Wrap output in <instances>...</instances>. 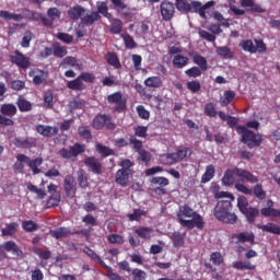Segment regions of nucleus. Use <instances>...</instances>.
<instances>
[{
	"instance_id": "nucleus-26",
	"label": "nucleus",
	"mask_w": 280,
	"mask_h": 280,
	"mask_svg": "<svg viewBox=\"0 0 280 280\" xmlns=\"http://www.w3.org/2000/svg\"><path fill=\"white\" fill-rule=\"evenodd\" d=\"M192 62L197 65L198 69L201 71H208L209 69V62L207 61V58L202 57L201 55L194 54Z\"/></svg>"
},
{
	"instance_id": "nucleus-59",
	"label": "nucleus",
	"mask_w": 280,
	"mask_h": 280,
	"mask_svg": "<svg viewBox=\"0 0 280 280\" xmlns=\"http://www.w3.org/2000/svg\"><path fill=\"white\" fill-rule=\"evenodd\" d=\"M210 261L213 264V266H221L222 261H224V258L220 252H213L210 255Z\"/></svg>"
},
{
	"instance_id": "nucleus-8",
	"label": "nucleus",
	"mask_w": 280,
	"mask_h": 280,
	"mask_svg": "<svg viewBox=\"0 0 280 280\" xmlns=\"http://www.w3.org/2000/svg\"><path fill=\"white\" fill-rule=\"evenodd\" d=\"M194 154V151L189 147L177 150V152L168 153L165 155L168 165H174V163H180L184 159H189Z\"/></svg>"
},
{
	"instance_id": "nucleus-21",
	"label": "nucleus",
	"mask_w": 280,
	"mask_h": 280,
	"mask_svg": "<svg viewBox=\"0 0 280 280\" xmlns=\"http://www.w3.org/2000/svg\"><path fill=\"white\" fill-rule=\"evenodd\" d=\"M0 113L4 117H14V115L19 113V109H16V105L12 103H8V104H2L0 106Z\"/></svg>"
},
{
	"instance_id": "nucleus-50",
	"label": "nucleus",
	"mask_w": 280,
	"mask_h": 280,
	"mask_svg": "<svg viewBox=\"0 0 280 280\" xmlns=\"http://www.w3.org/2000/svg\"><path fill=\"white\" fill-rule=\"evenodd\" d=\"M241 47L244 51H248L249 54H257V47L250 39L243 40Z\"/></svg>"
},
{
	"instance_id": "nucleus-43",
	"label": "nucleus",
	"mask_w": 280,
	"mask_h": 280,
	"mask_svg": "<svg viewBox=\"0 0 280 280\" xmlns=\"http://www.w3.org/2000/svg\"><path fill=\"white\" fill-rule=\"evenodd\" d=\"M252 194H254L257 200H266V190H264V186L261 184H257L253 187Z\"/></svg>"
},
{
	"instance_id": "nucleus-18",
	"label": "nucleus",
	"mask_w": 280,
	"mask_h": 280,
	"mask_svg": "<svg viewBox=\"0 0 280 280\" xmlns=\"http://www.w3.org/2000/svg\"><path fill=\"white\" fill-rule=\"evenodd\" d=\"M234 240H237L241 244H255V234L253 232H242L233 235Z\"/></svg>"
},
{
	"instance_id": "nucleus-16",
	"label": "nucleus",
	"mask_w": 280,
	"mask_h": 280,
	"mask_svg": "<svg viewBox=\"0 0 280 280\" xmlns=\"http://www.w3.org/2000/svg\"><path fill=\"white\" fill-rule=\"evenodd\" d=\"M3 253H11L15 257H23V249L14 241H7L0 245Z\"/></svg>"
},
{
	"instance_id": "nucleus-33",
	"label": "nucleus",
	"mask_w": 280,
	"mask_h": 280,
	"mask_svg": "<svg viewBox=\"0 0 280 280\" xmlns=\"http://www.w3.org/2000/svg\"><path fill=\"white\" fill-rule=\"evenodd\" d=\"M78 185L81 189H86L89 187V174L84 170H80L77 173Z\"/></svg>"
},
{
	"instance_id": "nucleus-41",
	"label": "nucleus",
	"mask_w": 280,
	"mask_h": 280,
	"mask_svg": "<svg viewBox=\"0 0 280 280\" xmlns=\"http://www.w3.org/2000/svg\"><path fill=\"white\" fill-rule=\"evenodd\" d=\"M213 176H215V166L213 164H210L206 167L205 174L201 176V183H209Z\"/></svg>"
},
{
	"instance_id": "nucleus-22",
	"label": "nucleus",
	"mask_w": 280,
	"mask_h": 280,
	"mask_svg": "<svg viewBox=\"0 0 280 280\" xmlns=\"http://www.w3.org/2000/svg\"><path fill=\"white\" fill-rule=\"evenodd\" d=\"M245 215L248 224H255V220L259 218V209L255 207H249L247 210L242 212Z\"/></svg>"
},
{
	"instance_id": "nucleus-52",
	"label": "nucleus",
	"mask_w": 280,
	"mask_h": 280,
	"mask_svg": "<svg viewBox=\"0 0 280 280\" xmlns=\"http://www.w3.org/2000/svg\"><path fill=\"white\" fill-rule=\"evenodd\" d=\"M186 86H187L188 91H190V93H198L200 91V89H202V85L200 84V81H198V80L188 81Z\"/></svg>"
},
{
	"instance_id": "nucleus-3",
	"label": "nucleus",
	"mask_w": 280,
	"mask_h": 280,
	"mask_svg": "<svg viewBox=\"0 0 280 280\" xmlns=\"http://www.w3.org/2000/svg\"><path fill=\"white\" fill-rule=\"evenodd\" d=\"M175 5L182 14H199L201 19H207V10L213 8L215 2L208 1L206 4H202L200 1H191V3H189L187 0H179L175 2Z\"/></svg>"
},
{
	"instance_id": "nucleus-57",
	"label": "nucleus",
	"mask_w": 280,
	"mask_h": 280,
	"mask_svg": "<svg viewBox=\"0 0 280 280\" xmlns=\"http://www.w3.org/2000/svg\"><path fill=\"white\" fill-rule=\"evenodd\" d=\"M237 208L243 213V211H246L250 207H248V199L245 196H240L237 198Z\"/></svg>"
},
{
	"instance_id": "nucleus-20",
	"label": "nucleus",
	"mask_w": 280,
	"mask_h": 280,
	"mask_svg": "<svg viewBox=\"0 0 280 280\" xmlns=\"http://www.w3.org/2000/svg\"><path fill=\"white\" fill-rule=\"evenodd\" d=\"M27 161H30V156L22 153L18 154L16 162L13 164V170H15V172H19L20 174H23L25 170V165L23 163L27 164Z\"/></svg>"
},
{
	"instance_id": "nucleus-19",
	"label": "nucleus",
	"mask_w": 280,
	"mask_h": 280,
	"mask_svg": "<svg viewBox=\"0 0 280 280\" xmlns=\"http://www.w3.org/2000/svg\"><path fill=\"white\" fill-rule=\"evenodd\" d=\"M217 56H220V58H223V60H233L235 52L231 50L228 46H219L215 49Z\"/></svg>"
},
{
	"instance_id": "nucleus-48",
	"label": "nucleus",
	"mask_w": 280,
	"mask_h": 280,
	"mask_svg": "<svg viewBox=\"0 0 280 280\" xmlns=\"http://www.w3.org/2000/svg\"><path fill=\"white\" fill-rule=\"evenodd\" d=\"M203 113L207 117H218V109H215V104L214 103H207L205 105Z\"/></svg>"
},
{
	"instance_id": "nucleus-63",
	"label": "nucleus",
	"mask_w": 280,
	"mask_h": 280,
	"mask_svg": "<svg viewBox=\"0 0 280 280\" xmlns=\"http://www.w3.org/2000/svg\"><path fill=\"white\" fill-rule=\"evenodd\" d=\"M79 78L81 81L86 82L88 84H93V82H95V74L91 72H81Z\"/></svg>"
},
{
	"instance_id": "nucleus-10",
	"label": "nucleus",
	"mask_w": 280,
	"mask_h": 280,
	"mask_svg": "<svg viewBox=\"0 0 280 280\" xmlns=\"http://www.w3.org/2000/svg\"><path fill=\"white\" fill-rule=\"evenodd\" d=\"M104 126L105 128H107V130H115V128H117V126L113 121H110V116L106 114L95 116L92 121V127L94 128V130H102Z\"/></svg>"
},
{
	"instance_id": "nucleus-35",
	"label": "nucleus",
	"mask_w": 280,
	"mask_h": 280,
	"mask_svg": "<svg viewBox=\"0 0 280 280\" xmlns=\"http://www.w3.org/2000/svg\"><path fill=\"white\" fill-rule=\"evenodd\" d=\"M26 165L32 170L33 174L36 175L40 172V167L43 165V158H36L34 160H31L28 158V161H26Z\"/></svg>"
},
{
	"instance_id": "nucleus-55",
	"label": "nucleus",
	"mask_w": 280,
	"mask_h": 280,
	"mask_svg": "<svg viewBox=\"0 0 280 280\" xmlns=\"http://www.w3.org/2000/svg\"><path fill=\"white\" fill-rule=\"evenodd\" d=\"M78 132L82 139H93V133H91V129H89V126L79 127Z\"/></svg>"
},
{
	"instance_id": "nucleus-61",
	"label": "nucleus",
	"mask_w": 280,
	"mask_h": 280,
	"mask_svg": "<svg viewBox=\"0 0 280 280\" xmlns=\"http://www.w3.org/2000/svg\"><path fill=\"white\" fill-rule=\"evenodd\" d=\"M24 19H28V21H39L40 20V13H36L34 11H31L28 9H24Z\"/></svg>"
},
{
	"instance_id": "nucleus-40",
	"label": "nucleus",
	"mask_w": 280,
	"mask_h": 280,
	"mask_svg": "<svg viewBox=\"0 0 280 280\" xmlns=\"http://www.w3.org/2000/svg\"><path fill=\"white\" fill-rule=\"evenodd\" d=\"M101 19L102 16L98 12H93L92 14H86L85 16H83L81 19V23H83V25H93L95 21H100Z\"/></svg>"
},
{
	"instance_id": "nucleus-45",
	"label": "nucleus",
	"mask_w": 280,
	"mask_h": 280,
	"mask_svg": "<svg viewBox=\"0 0 280 280\" xmlns=\"http://www.w3.org/2000/svg\"><path fill=\"white\" fill-rule=\"evenodd\" d=\"M61 69H68V67H80V63L75 59V57L68 56L62 59L60 62Z\"/></svg>"
},
{
	"instance_id": "nucleus-47",
	"label": "nucleus",
	"mask_w": 280,
	"mask_h": 280,
	"mask_svg": "<svg viewBox=\"0 0 280 280\" xmlns=\"http://www.w3.org/2000/svg\"><path fill=\"white\" fill-rule=\"evenodd\" d=\"M122 30H124V22H121V20L119 19H114L109 27L110 34H121Z\"/></svg>"
},
{
	"instance_id": "nucleus-34",
	"label": "nucleus",
	"mask_w": 280,
	"mask_h": 280,
	"mask_svg": "<svg viewBox=\"0 0 280 280\" xmlns=\"http://www.w3.org/2000/svg\"><path fill=\"white\" fill-rule=\"evenodd\" d=\"M16 106L20 113H30V110H32V103L23 96H19L16 101Z\"/></svg>"
},
{
	"instance_id": "nucleus-60",
	"label": "nucleus",
	"mask_w": 280,
	"mask_h": 280,
	"mask_svg": "<svg viewBox=\"0 0 280 280\" xmlns=\"http://www.w3.org/2000/svg\"><path fill=\"white\" fill-rule=\"evenodd\" d=\"M136 110H137L138 117H140V119H144V120L150 119V112L148 109H145V107L143 105H138L136 107Z\"/></svg>"
},
{
	"instance_id": "nucleus-14",
	"label": "nucleus",
	"mask_w": 280,
	"mask_h": 280,
	"mask_svg": "<svg viewBox=\"0 0 280 280\" xmlns=\"http://www.w3.org/2000/svg\"><path fill=\"white\" fill-rule=\"evenodd\" d=\"M13 144L15 145V148H21L22 150H31V148H36V138H33V137L14 138Z\"/></svg>"
},
{
	"instance_id": "nucleus-1",
	"label": "nucleus",
	"mask_w": 280,
	"mask_h": 280,
	"mask_svg": "<svg viewBox=\"0 0 280 280\" xmlns=\"http://www.w3.org/2000/svg\"><path fill=\"white\" fill-rule=\"evenodd\" d=\"M177 220L180 226H184V229H187L188 231H191V229H205V220L202 219V215L194 211L188 205L179 208Z\"/></svg>"
},
{
	"instance_id": "nucleus-44",
	"label": "nucleus",
	"mask_w": 280,
	"mask_h": 280,
	"mask_svg": "<svg viewBox=\"0 0 280 280\" xmlns=\"http://www.w3.org/2000/svg\"><path fill=\"white\" fill-rule=\"evenodd\" d=\"M236 270H255L256 266L252 265L248 260H241L233 264Z\"/></svg>"
},
{
	"instance_id": "nucleus-38",
	"label": "nucleus",
	"mask_w": 280,
	"mask_h": 280,
	"mask_svg": "<svg viewBox=\"0 0 280 280\" xmlns=\"http://www.w3.org/2000/svg\"><path fill=\"white\" fill-rule=\"evenodd\" d=\"M0 19L4 21H23L24 16L19 13H11L9 11H0Z\"/></svg>"
},
{
	"instance_id": "nucleus-7",
	"label": "nucleus",
	"mask_w": 280,
	"mask_h": 280,
	"mask_svg": "<svg viewBox=\"0 0 280 280\" xmlns=\"http://www.w3.org/2000/svg\"><path fill=\"white\" fill-rule=\"evenodd\" d=\"M107 102L110 106H114L116 113H124L127 108L128 100L121 92H114L107 96Z\"/></svg>"
},
{
	"instance_id": "nucleus-2",
	"label": "nucleus",
	"mask_w": 280,
	"mask_h": 280,
	"mask_svg": "<svg viewBox=\"0 0 280 280\" xmlns=\"http://www.w3.org/2000/svg\"><path fill=\"white\" fill-rule=\"evenodd\" d=\"M235 176L240 178L242 183H250L252 185L255 183H259V177L253 174L250 171H246L244 168L234 167L228 168L222 177V185L225 187H231V185L235 184Z\"/></svg>"
},
{
	"instance_id": "nucleus-15",
	"label": "nucleus",
	"mask_w": 280,
	"mask_h": 280,
	"mask_svg": "<svg viewBox=\"0 0 280 280\" xmlns=\"http://www.w3.org/2000/svg\"><path fill=\"white\" fill-rule=\"evenodd\" d=\"M84 165L89 167L90 172L96 174L97 176L102 175V162L95 156H89L84 159Z\"/></svg>"
},
{
	"instance_id": "nucleus-30",
	"label": "nucleus",
	"mask_w": 280,
	"mask_h": 280,
	"mask_svg": "<svg viewBox=\"0 0 280 280\" xmlns=\"http://www.w3.org/2000/svg\"><path fill=\"white\" fill-rule=\"evenodd\" d=\"M189 65V57H185L183 55H175L173 58V67L175 69H184Z\"/></svg>"
},
{
	"instance_id": "nucleus-23",
	"label": "nucleus",
	"mask_w": 280,
	"mask_h": 280,
	"mask_svg": "<svg viewBox=\"0 0 280 280\" xmlns=\"http://www.w3.org/2000/svg\"><path fill=\"white\" fill-rule=\"evenodd\" d=\"M30 78H33V82L38 86L45 82V71L35 68L30 71L28 73Z\"/></svg>"
},
{
	"instance_id": "nucleus-62",
	"label": "nucleus",
	"mask_w": 280,
	"mask_h": 280,
	"mask_svg": "<svg viewBox=\"0 0 280 280\" xmlns=\"http://www.w3.org/2000/svg\"><path fill=\"white\" fill-rule=\"evenodd\" d=\"M135 137H139L141 139H145L148 137V127L145 126H137L133 128Z\"/></svg>"
},
{
	"instance_id": "nucleus-32",
	"label": "nucleus",
	"mask_w": 280,
	"mask_h": 280,
	"mask_svg": "<svg viewBox=\"0 0 280 280\" xmlns=\"http://www.w3.org/2000/svg\"><path fill=\"white\" fill-rule=\"evenodd\" d=\"M105 58L107 65L114 67V69H121V62L119 61V57H117V52H107Z\"/></svg>"
},
{
	"instance_id": "nucleus-42",
	"label": "nucleus",
	"mask_w": 280,
	"mask_h": 280,
	"mask_svg": "<svg viewBox=\"0 0 280 280\" xmlns=\"http://www.w3.org/2000/svg\"><path fill=\"white\" fill-rule=\"evenodd\" d=\"M171 240L175 248H180L185 244V236L180 232H173Z\"/></svg>"
},
{
	"instance_id": "nucleus-13",
	"label": "nucleus",
	"mask_w": 280,
	"mask_h": 280,
	"mask_svg": "<svg viewBox=\"0 0 280 280\" xmlns=\"http://www.w3.org/2000/svg\"><path fill=\"white\" fill-rule=\"evenodd\" d=\"M160 13L163 19V21H170L171 19H174V14L176 13V7L174 3L170 1H163L160 4Z\"/></svg>"
},
{
	"instance_id": "nucleus-4",
	"label": "nucleus",
	"mask_w": 280,
	"mask_h": 280,
	"mask_svg": "<svg viewBox=\"0 0 280 280\" xmlns=\"http://www.w3.org/2000/svg\"><path fill=\"white\" fill-rule=\"evenodd\" d=\"M233 211V201L220 200L214 208V218L223 224H237V214Z\"/></svg>"
},
{
	"instance_id": "nucleus-56",
	"label": "nucleus",
	"mask_w": 280,
	"mask_h": 280,
	"mask_svg": "<svg viewBox=\"0 0 280 280\" xmlns=\"http://www.w3.org/2000/svg\"><path fill=\"white\" fill-rule=\"evenodd\" d=\"M202 71H203V70H200V68L194 66V67L187 69V70L185 71V73H186V75H187L188 78H200V75H202Z\"/></svg>"
},
{
	"instance_id": "nucleus-31",
	"label": "nucleus",
	"mask_w": 280,
	"mask_h": 280,
	"mask_svg": "<svg viewBox=\"0 0 280 280\" xmlns=\"http://www.w3.org/2000/svg\"><path fill=\"white\" fill-rule=\"evenodd\" d=\"M144 85H147L148 89H161V86H163V80L161 77H149L144 80Z\"/></svg>"
},
{
	"instance_id": "nucleus-11",
	"label": "nucleus",
	"mask_w": 280,
	"mask_h": 280,
	"mask_svg": "<svg viewBox=\"0 0 280 280\" xmlns=\"http://www.w3.org/2000/svg\"><path fill=\"white\" fill-rule=\"evenodd\" d=\"M63 191H65L67 198H70V199L75 198V194H78V182H75V177H73V175L65 176Z\"/></svg>"
},
{
	"instance_id": "nucleus-64",
	"label": "nucleus",
	"mask_w": 280,
	"mask_h": 280,
	"mask_svg": "<svg viewBox=\"0 0 280 280\" xmlns=\"http://www.w3.org/2000/svg\"><path fill=\"white\" fill-rule=\"evenodd\" d=\"M57 38L66 45H71V43H73V35H69L68 33H58Z\"/></svg>"
},
{
	"instance_id": "nucleus-24",
	"label": "nucleus",
	"mask_w": 280,
	"mask_h": 280,
	"mask_svg": "<svg viewBox=\"0 0 280 280\" xmlns=\"http://www.w3.org/2000/svg\"><path fill=\"white\" fill-rule=\"evenodd\" d=\"M67 89H70V91H84L86 89V85L80 79V77H77L74 80L68 81L66 84Z\"/></svg>"
},
{
	"instance_id": "nucleus-58",
	"label": "nucleus",
	"mask_w": 280,
	"mask_h": 280,
	"mask_svg": "<svg viewBox=\"0 0 280 280\" xmlns=\"http://www.w3.org/2000/svg\"><path fill=\"white\" fill-rule=\"evenodd\" d=\"M60 205V194H52L47 200V207L54 208Z\"/></svg>"
},
{
	"instance_id": "nucleus-37",
	"label": "nucleus",
	"mask_w": 280,
	"mask_h": 280,
	"mask_svg": "<svg viewBox=\"0 0 280 280\" xmlns=\"http://www.w3.org/2000/svg\"><path fill=\"white\" fill-rule=\"evenodd\" d=\"M257 229H260L265 233H272L273 235L280 234V226L275 223H267L266 225L258 224Z\"/></svg>"
},
{
	"instance_id": "nucleus-54",
	"label": "nucleus",
	"mask_w": 280,
	"mask_h": 280,
	"mask_svg": "<svg viewBox=\"0 0 280 280\" xmlns=\"http://www.w3.org/2000/svg\"><path fill=\"white\" fill-rule=\"evenodd\" d=\"M48 19H51V21H59L60 16H62V12L58 10V8H50L47 11Z\"/></svg>"
},
{
	"instance_id": "nucleus-36",
	"label": "nucleus",
	"mask_w": 280,
	"mask_h": 280,
	"mask_svg": "<svg viewBox=\"0 0 280 280\" xmlns=\"http://www.w3.org/2000/svg\"><path fill=\"white\" fill-rule=\"evenodd\" d=\"M67 54V46H62L58 42L52 44V56H55L56 58H65Z\"/></svg>"
},
{
	"instance_id": "nucleus-29",
	"label": "nucleus",
	"mask_w": 280,
	"mask_h": 280,
	"mask_svg": "<svg viewBox=\"0 0 280 280\" xmlns=\"http://www.w3.org/2000/svg\"><path fill=\"white\" fill-rule=\"evenodd\" d=\"M18 231H19L18 222H11L7 224L4 229H1V233L3 237H12V235H15Z\"/></svg>"
},
{
	"instance_id": "nucleus-12",
	"label": "nucleus",
	"mask_w": 280,
	"mask_h": 280,
	"mask_svg": "<svg viewBox=\"0 0 280 280\" xmlns=\"http://www.w3.org/2000/svg\"><path fill=\"white\" fill-rule=\"evenodd\" d=\"M9 58L12 65H16L19 69H30V65H32L30 57L23 55L21 50H14L13 55H10Z\"/></svg>"
},
{
	"instance_id": "nucleus-51",
	"label": "nucleus",
	"mask_w": 280,
	"mask_h": 280,
	"mask_svg": "<svg viewBox=\"0 0 280 280\" xmlns=\"http://www.w3.org/2000/svg\"><path fill=\"white\" fill-rule=\"evenodd\" d=\"M27 189H28V191L36 194L38 200H44L45 196H47V192H45V190L36 187V185H34V184H28Z\"/></svg>"
},
{
	"instance_id": "nucleus-27",
	"label": "nucleus",
	"mask_w": 280,
	"mask_h": 280,
	"mask_svg": "<svg viewBox=\"0 0 280 280\" xmlns=\"http://www.w3.org/2000/svg\"><path fill=\"white\" fill-rule=\"evenodd\" d=\"M84 8L82 5L77 4L68 10V16L72 21H78L82 16V14H84Z\"/></svg>"
},
{
	"instance_id": "nucleus-6",
	"label": "nucleus",
	"mask_w": 280,
	"mask_h": 280,
	"mask_svg": "<svg viewBox=\"0 0 280 280\" xmlns=\"http://www.w3.org/2000/svg\"><path fill=\"white\" fill-rule=\"evenodd\" d=\"M120 170H118L115 174V182L120 187H128V183H130V176L135 174L132 167H135V162L125 159L120 162Z\"/></svg>"
},
{
	"instance_id": "nucleus-9",
	"label": "nucleus",
	"mask_w": 280,
	"mask_h": 280,
	"mask_svg": "<svg viewBox=\"0 0 280 280\" xmlns=\"http://www.w3.org/2000/svg\"><path fill=\"white\" fill-rule=\"evenodd\" d=\"M84 152H86V145L77 142L69 149H60L58 154L61 156V159H75L80 156V154H84Z\"/></svg>"
},
{
	"instance_id": "nucleus-17",
	"label": "nucleus",
	"mask_w": 280,
	"mask_h": 280,
	"mask_svg": "<svg viewBox=\"0 0 280 280\" xmlns=\"http://www.w3.org/2000/svg\"><path fill=\"white\" fill-rule=\"evenodd\" d=\"M36 132L42 135V137H46L47 139H51V137H56L58 135L59 129L58 127H51L46 125H37Z\"/></svg>"
},
{
	"instance_id": "nucleus-28",
	"label": "nucleus",
	"mask_w": 280,
	"mask_h": 280,
	"mask_svg": "<svg viewBox=\"0 0 280 280\" xmlns=\"http://www.w3.org/2000/svg\"><path fill=\"white\" fill-rule=\"evenodd\" d=\"M51 237L55 240H62V237H69L71 235V229L69 228H58L50 231Z\"/></svg>"
},
{
	"instance_id": "nucleus-5",
	"label": "nucleus",
	"mask_w": 280,
	"mask_h": 280,
	"mask_svg": "<svg viewBox=\"0 0 280 280\" xmlns=\"http://www.w3.org/2000/svg\"><path fill=\"white\" fill-rule=\"evenodd\" d=\"M236 132L241 135L242 143L247 145L250 150H253V148H259V145L264 143V136H261V133H255L244 126H237Z\"/></svg>"
},
{
	"instance_id": "nucleus-25",
	"label": "nucleus",
	"mask_w": 280,
	"mask_h": 280,
	"mask_svg": "<svg viewBox=\"0 0 280 280\" xmlns=\"http://www.w3.org/2000/svg\"><path fill=\"white\" fill-rule=\"evenodd\" d=\"M135 233L141 240H151L152 234L154 233V230H152V228H149V226H140L135 230Z\"/></svg>"
},
{
	"instance_id": "nucleus-39",
	"label": "nucleus",
	"mask_w": 280,
	"mask_h": 280,
	"mask_svg": "<svg viewBox=\"0 0 280 280\" xmlns=\"http://www.w3.org/2000/svg\"><path fill=\"white\" fill-rule=\"evenodd\" d=\"M96 152L103 156V159H106L108 156H115V151L104 144H96Z\"/></svg>"
},
{
	"instance_id": "nucleus-49",
	"label": "nucleus",
	"mask_w": 280,
	"mask_h": 280,
	"mask_svg": "<svg viewBox=\"0 0 280 280\" xmlns=\"http://www.w3.org/2000/svg\"><path fill=\"white\" fill-rule=\"evenodd\" d=\"M22 229L26 233H34V231H38V224L36 222L28 220V221H23L22 222Z\"/></svg>"
},
{
	"instance_id": "nucleus-53",
	"label": "nucleus",
	"mask_w": 280,
	"mask_h": 280,
	"mask_svg": "<svg viewBox=\"0 0 280 280\" xmlns=\"http://www.w3.org/2000/svg\"><path fill=\"white\" fill-rule=\"evenodd\" d=\"M131 277L133 280H145L148 279V273L139 268H135L131 271Z\"/></svg>"
},
{
	"instance_id": "nucleus-46",
	"label": "nucleus",
	"mask_w": 280,
	"mask_h": 280,
	"mask_svg": "<svg viewBox=\"0 0 280 280\" xmlns=\"http://www.w3.org/2000/svg\"><path fill=\"white\" fill-rule=\"evenodd\" d=\"M233 100H235V93L232 90H228L223 93V98L220 100V105L229 106Z\"/></svg>"
}]
</instances>
